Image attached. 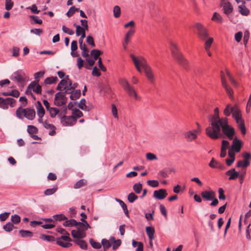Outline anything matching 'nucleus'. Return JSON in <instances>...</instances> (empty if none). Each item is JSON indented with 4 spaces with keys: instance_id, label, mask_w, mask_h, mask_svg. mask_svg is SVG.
Returning a JSON list of instances; mask_svg holds the SVG:
<instances>
[{
    "instance_id": "f257e3e1",
    "label": "nucleus",
    "mask_w": 251,
    "mask_h": 251,
    "mask_svg": "<svg viewBox=\"0 0 251 251\" xmlns=\"http://www.w3.org/2000/svg\"><path fill=\"white\" fill-rule=\"evenodd\" d=\"M171 50L173 57H174L177 62L184 68H186L188 61L185 58L183 54L179 51L176 44L172 41L170 42Z\"/></svg>"
},
{
    "instance_id": "f03ea898",
    "label": "nucleus",
    "mask_w": 251,
    "mask_h": 251,
    "mask_svg": "<svg viewBox=\"0 0 251 251\" xmlns=\"http://www.w3.org/2000/svg\"><path fill=\"white\" fill-rule=\"evenodd\" d=\"M221 125L219 124H210L205 129L206 134L212 139H217L223 137V134L220 132Z\"/></svg>"
},
{
    "instance_id": "7ed1b4c3",
    "label": "nucleus",
    "mask_w": 251,
    "mask_h": 251,
    "mask_svg": "<svg viewBox=\"0 0 251 251\" xmlns=\"http://www.w3.org/2000/svg\"><path fill=\"white\" fill-rule=\"evenodd\" d=\"M67 113V107L58 114V117L61 120V122L63 125L65 126H71L75 125L76 122V119L72 116H66Z\"/></svg>"
},
{
    "instance_id": "20e7f679",
    "label": "nucleus",
    "mask_w": 251,
    "mask_h": 251,
    "mask_svg": "<svg viewBox=\"0 0 251 251\" xmlns=\"http://www.w3.org/2000/svg\"><path fill=\"white\" fill-rule=\"evenodd\" d=\"M221 126L223 133L226 135L229 140H233L235 134L234 129L228 125L227 120L226 118H224L223 122L221 123Z\"/></svg>"
},
{
    "instance_id": "39448f33",
    "label": "nucleus",
    "mask_w": 251,
    "mask_h": 251,
    "mask_svg": "<svg viewBox=\"0 0 251 251\" xmlns=\"http://www.w3.org/2000/svg\"><path fill=\"white\" fill-rule=\"evenodd\" d=\"M119 83L123 87L124 90L128 93L129 96L131 97L133 96L136 99H137L138 96L136 92L126 78H120L119 79Z\"/></svg>"
},
{
    "instance_id": "423d86ee",
    "label": "nucleus",
    "mask_w": 251,
    "mask_h": 251,
    "mask_svg": "<svg viewBox=\"0 0 251 251\" xmlns=\"http://www.w3.org/2000/svg\"><path fill=\"white\" fill-rule=\"evenodd\" d=\"M10 79L16 82L19 85H22L26 80L25 74L23 70H19L13 73Z\"/></svg>"
},
{
    "instance_id": "0eeeda50",
    "label": "nucleus",
    "mask_w": 251,
    "mask_h": 251,
    "mask_svg": "<svg viewBox=\"0 0 251 251\" xmlns=\"http://www.w3.org/2000/svg\"><path fill=\"white\" fill-rule=\"evenodd\" d=\"M68 93L65 92H59L55 95L54 104L58 106H61L65 104L67 101V98L66 97Z\"/></svg>"
},
{
    "instance_id": "6e6552de",
    "label": "nucleus",
    "mask_w": 251,
    "mask_h": 251,
    "mask_svg": "<svg viewBox=\"0 0 251 251\" xmlns=\"http://www.w3.org/2000/svg\"><path fill=\"white\" fill-rule=\"evenodd\" d=\"M130 57L133 62V63L137 69V70L139 72H141V69L140 67H142L144 70V66H147L148 64L146 63L145 59L142 57H139L138 58H136L133 54L130 55Z\"/></svg>"
},
{
    "instance_id": "1a4fd4ad",
    "label": "nucleus",
    "mask_w": 251,
    "mask_h": 251,
    "mask_svg": "<svg viewBox=\"0 0 251 251\" xmlns=\"http://www.w3.org/2000/svg\"><path fill=\"white\" fill-rule=\"evenodd\" d=\"M200 131L199 129L187 130L183 133L184 138L187 142H192L197 138Z\"/></svg>"
},
{
    "instance_id": "9d476101",
    "label": "nucleus",
    "mask_w": 251,
    "mask_h": 251,
    "mask_svg": "<svg viewBox=\"0 0 251 251\" xmlns=\"http://www.w3.org/2000/svg\"><path fill=\"white\" fill-rule=\"evenodd\" d=\"M196 27L200 38L202 40H206L208 37L207 30L200 23L196 24Z\"/></svg>"
},
{
    "instance_id": "9b49d317",
    "label": "nucleus",
    "mask_w": 251,
    "mask_h": 251,
    "mask_svg": "<svg viewBox=\"0 0 251 251\" xmlns=\"http://www.w3.org/2000/svg\"><path fill=\"white\" fill-rule=\"evenodd\" d=\"M221 4L223 7L224 13L226 15H228L232 12L233 10V6L227 0H222Z\"/></svg>"
},
{
    "instance_id": "f8f14e48",
    "label": "nucleus",
    "mask_w": 251,
    "mask_h": 251,
    "mask_svg": "<svg viewBox=\"0 0 251 251\" xmlns=\"http://www.w3.org/2000/svg\"><path fill=\"white\" fill-rule=\"evenodd\" d=\"M39 80H35L31 82L28 86L26 93L28 90H32L33 92L36 93L37 94H41L42 92V87L38 84Z\"/></svg>"
},
{
    "instance_id": "ddd939ff",
    "label": "nucleus",
    "mask_w": 251,
    "mask_h": 251,
    "mask_svg": "<svg viewBox=\"0 0 251 251\" xmlns=\"http://www.w3.org/2000/svg\"><path fill=\"white\" fill-rule=\"evenodd\" d=\"M72 85V81L69 78V75H67L65 78L62 79L57 86V89L59 90H62V88L66 90L69 88V85Z\"/></svg>"
},
{
    "instance_id": "4468645a",
    "label": "nucleus",
    "mask_w": 251,
    "mask_h": 251,
    "mask_svg": "<svg viewBox=\"0 0 251 251\" xmlns=\"http://www.w3.org/2000/svg\"><path fill=\"white\" fill-rule=\"evenodd\" d=\"M144 72L147 78L151 83H153L155 78L151 68L148 65L147 66H144Z\"/></svg>"
},
{
    "instance_id": "2eb2a0df",
    "label": "nucleus",
    "mask_w": 251,
    "mask_h": 251,
    "mask_svg": "<svg viewBox=\"0 0 251 251\" xmlns=\"http://www.w3.org/2000/svg\"><path fill=\"white\" fill-rule=\"evenodd\" d=\"M167 196V193L165 189H160L153 192V196L156 199L163 200Z\"/></svg>"
},
{
    "instance_id": "dca6fc26",
    "label": "nucleus",
    "mask_w": 251,
    "mask_h": 251,
    "mask_svg": "<svg viewBox=\"0 0 251 251\" xmlns=\"http://www.w3.org/2000/svg\"><path fill=\"white\" fill-rule=\"evenodd\" d=\"M232 144L230 149L234 150L235 152H238L240 151L242 147V141L236 137L233 139Z\"/></svg>"
},
{
    "instance_id": "f3484780",
    "label": "nucleus",
    "mask_w": 251,
    "mask_h": 251,
    "mask_svg": "<svg viewBox=\"0 0 251 251\" xmlns=\"http://www.w3.org/2000/svg\"><path fill=\"white\" fill-rule=\"evenodd\" d=\"M201 197L206 201H211L215 196V193L212 191H203L201 193Z\"/></svg>"
},
{
    "instance_id": "a211bd4d",
    "label": "nucleus",
    "mask_w": 251,
    "mask_h": 251,
    "mask_svg": "<svg viewBox=\"0 0 251 251\" xmlns=\"http://www.w3.org/2000/svg\"><path fill=\"white\" fill-rule=\"evenodd\" d=\"M231 113L233 118H234L236 122L238 121V120L239 121L242 120L241 111L237 105H234L233 106V109H232Z\"/></svg>"
},
{
    "instance_id": "6ab92c4d",
    "label": "nucleus",
    "mask_w": 251,
    "mask_h": 251,
    "mask_svg": "<svg viewBox=\"0 0 251 251\" xmlns=\"http://www.w3.org/2000/svg\"><path fill=\"white\" fill-rule=\"evenodd\" d=\"M24 117L29 120H33L35 117V111L34 109L27 108H25Z\"/></svg>"
},
{
    "instance_id": "aec40b11",
    "label": "nucleus",
    "mask_w": 251,
    "mask_h": 251,
    "mask_svg": "<svg viewBox=\"0 0 251 251\" xmlns=\"http://www.w3.org/2000/svg\"><path fill=\"white\" fill-rule=\"evenodd\" d=\"M71 234L72 236L75 239H81L84 237H85L86 235V233L82 230H73L71 232Z\"/></svg>"
},
{
    "instance_id": "412c9836",
    "label": "nucleus",
    "mask_w": 251,
    "mask_h": 251,
    "mask_svg": "<svg viewBox=\"0 0 251 251\" xmlns=\"http://www.w3.org/2000/svg\"><path fill=\"white\" fill-rule=\"evenodd\" d=\"M43 126L46 129H48L50 130V131H49V133L50 135L53 136V135H54L55 134V133H56V132H55L56 128H55V126L53 125L48 123L47 122V121H45L43 123Z\"/></svg>"
},
{
    "instance_id": "4be33fe9",
    "label": "nucleus",
    "mask_w": 251,
    "mask_h": 251,
    "mask_svg": "<svg viewBox=\"0 0 251 251\" xmlns=\"http://www.w3.org/2000/svg\"><path fill=\"white\" fill-rule=\"evenodd\" d=\"M75 226L78 230L85 231L88 228H90V226L87 223V221H82V222H77Z\"/></svg>"
},
{
    "instance_id": "5701e85b",
    "label": "nucleus",
    "mask_w": 251,
    "mask_h": 251,
    "mask_svg": "<svg viewBox=\"0 0 251 251\" xmlns=\"http://www.w3.org/2000/svg\"><path fill=\"white\" fill-rule=\"evenodd\" d=\"M224 118L220 119L219 118V114H214L211 118L209 120L210 124H219L221 125V123L223 122Z\"/></svg>"
},
{
    "instance_id": "b1692460",
    "label": "nucleus",
    "mask_w": 251,
    "mask_h": 251,
    "mask_svg": "<svg viewBox=\"0 0 251 251\" xmlns=\"http://www.w3.org/2000/svg\"><path fill=\"white\" fill-rule=\"evenodd\" d=\"M226 174L227 175H230L229 177V179L230 180L235 179L239 176V173L237 172H236L234 169H232L228 170L226 172Z\"/></svg>"
},
{
    "instance_id": "393cba45",
    "label": "nucleus",
    "mask_w": 251,
    "mask_h": 251,
    "mask_svg": "<svg viewBox=\"0 0 251 251\" xmlns=\"http://www.w3.org/2000/svg\"><path fill=\"white\" fill-rule=\"evenodd\" d=\"M209 166L212 168H222L223 165L218 161L212 158L209 163Z\"/></svg>"
},
{
    "instance_id": "a878e982",
    "label": "nucleus",
    "mask_w": 251,
    "mask_h": 251,
    "mask_svg": "<svg viewBox=\"0 0 251 251\" xmlns=\"http://www.w3.org/2000/svg\"><path fill=\"white\" fill-rule=\"evenodd\" d=\"M3 101V105L5 107V109H7L8 106H7V105L9 104L11 107H13L16 101L13 98H8L6 99H4Z\"/></svg>"
},
{
    "instance_id": "bb28decb",
    "label": "nucleus",
    "mask_w": 251,
    "mask_h": 251,
    "mask_svg": "<svg viewBox=\"0 0 251 251\" xmlns=\"http://www.w3.org/2000/svg\"><path fill=\"white\" fill-rule=\"evenodd\" d=\"M74 25L76 27V35L77 36H81L82 35H85V32L84 31V28L79 25H77L76 24H74Z\"/></svg>"
},
{
    "instance_id": "cd10ccee",
    "label": "nucleus",
    "mask_w": 251,
    "mask_h": 251,
    "mask_svg": "<svg viewBox=\"0 0 251 251\" xmlns=\"http://www.w3.org/2000/svg\"><path fill=\"white\" fill-rule=\"evenodd\" d=\"M25 111V109L23 108L22 106H20L16 111V116L20 119H23Z\"/></svg>"
},
{
    "instance_id": "c85d7f7f",
    "label": "nucleus",
    "mask_w": 251,
    "mask_h": 251,
    "mask_svg": "<svg viewBox=\"0 0 251 251\" xmlns=\"http://www.w3.org/2000/svg\"><path fill=\"white\" fill-rule=\"evenodd\" d=\"M238 125V127L240 129L242 134L245 135L246 133V129L244 124V121L242 119L241 120H238L236 121Z\"/></svg>"
},
{
    "instance_id": "c756f323",
    "label": "nucleus",
    "mask_w": 251,
    "mask_h": 251,
    "mask_svg": "<svg viewBox=\"0 0 251 251\" xmlns=\"http://www.w3.org/2000/svg\"><path fill=\"white\" fill-rule=\"evenodd\" d=\"M146 231L149 239L153 240L155 232L154 229L152 227L147 226L146 228Z\"/></svg>"
},
{
    "instance_id": "7c9ffc66",
    "label": "nucleus",
    "mask_w": 251,
    "mask_h": 251,
    "mask_svg": "<svg viewBox=\"0 0 251 251\" xmlns=\"http://www.w3.org/2000/svg\"><path fill=\"white\" fill-rule=\"evenodd\" d=\"M70 94H71L70 96V99L72 100H75L80 97L81 91L80 90H75Z\"/></svg>"
},
{
    "instance_id": "2f4dec72",
    "label": "nucleus",
    "mask_w": 251,
    "mask_h": 251,
    "mask_svg": "<svg viewBox=\"0 0 251 251\" xmlns=\"http://www.w3.org/2000/svg\"><path fill=\"white\" fill-rule=\"evenodd\" d=\"M70 242L71 241H64L63 240L62 241L60 239H56L57 244L63 248H69L71 247L72 244Z\"/></svg>"
},
{
    "instance_id": "473e14b6",
    "label": "nucleus",
    "mask_w": 251,
    "mask_h": 251,
    "mask_svg": "<svg viewBox=\"0 0 251 251\" xmlns=\"http://www.w3.org/2000/svg\"><path fill=\"white\" fill-rule=\"evenodd\" d=\"M74 242L77 245H78L81 249L85 250L87 249V244L84 240H81L79 239H75L74 240Z\"/></svg>"
},
{
    "instance_id": "72a5a7b5",
    "label": "nucleus",
    "mask_w": 251,
    "mask_h": 251,
    "mask_svg": "<svg viewBox=\"0 0 251 251\" xmlns=\"http://www.w3.org/2000/svg\"><path fill=\"white\" fill-rule=\"evenodd\" d=\"M222 86L225 88V91L228 94L229 97L232 100L233 99V91L232 89L227 84L224 83Z\"/></svg>"
},
{
    "instance_id": "f704fd0d",
    "label": "nucleus",
    "mask_w": 251,
    "mask_h": 251,
    "mask_svg": "<svg viewBox=\"0 0 251 251\" xmlns=\"http://www.w3.org/2000/svg\"><path fill=\"white\" fill-rule=\"evenodd\" d=\"M115 200L119 203V204H120V205L122 207V208H123V210L124 211V213L126 214V215L127 217H129L128 211L127 210V208L126 205L125 203V202L123 201H122V200H121L120 199L116 198Z\"/></svg>"
},
{
    "instance_id": "c9c22d12",
    "label": "nucleus",
    "mask_w": 251,
    "mask_h": 251,
    "mask_svg": "<svg viewBox=\"0 0 251 251\" xmlns=\"http://www.w3.org/2000/svg\"><path fill=\"white\" fill-rule=\"evenodd\" d=\"M37 115L38 116V115L44 116L45 111L44 109V107L42 105L41 103L39 101H38L37 102Z\"/></svg>"
},
{
    "instance_id": "e433bc0d",
    "label": "nucleus",
    "mask_w": 251,
    "mask_h": 251,
    "mask_svg": "<svg viewBox=\"0 0 251 251\" xmlns=\"http://www.w3.org/2000/svg\"><path fill=\"white\" fill-rule=\"evenodd\" d=\"M211 20L218 24H221L223 22L222 17L217 12H214L213 13Z\"/></svg>"
},
{
    "instance_id": "4c0bfd02",
    "label": "nucleus",
    "mask_w": 251,
    "mask_h": 251,
    "mask_svg": "<svg viewBox=\"0 0 251 251\" xmlns=\"http://www.w3.org/2000/svg\"><path fill=\"white\" fill-rule=\"evenodd\" d=\"M19 233L22 237L24 238L31 237L33 235V233L31 231L23 229L19 231Z\"/></svg>"
},
{
    "instance_id": "58836bf2",
    "label": "nucleus",
    "mask_w": 251,
    "mask_h": 251,
    "mask_svg": "<svg viewBox=\"0 0 251 251\" xmlns=\"http://www.w3.org/2000/svg\"><path fill=\"white\" fill-rule=\"evenodd\" d=\"M57 80L58 78L57 76L48 77L45 79L44 82L46 84H51L55 83Z\"/></svg>"
},
{
    "instance_id": "ea45409f",
    "label": "nucleus",
    "mask_w": 251,
    "mask_h": 251,
    "mask_svg": "<svg viewBox=\"0 0 251 251\" xmlns=\"http://www.w3.org/2000/svg\"><path fill=\"white\" fill-rule=\"evenodd\" d=\"M2 95L5 96H12L14 97L18 98L20 95V93L17 90H13L10 92H3Z\"/></svg>"
},
{
    "instance_id": "a19ab883",
    "label": "nucleus",
    "mask_w": 251,
    "mask_h": 251,
    "mask_svg": "<svg viewBox=\"0 0 251 251\" xmlns=\"http://www.w3.org/2000/svg\"><path fill=\"white\" fill-rule=\"evenodd\" d=\"M239 12L244 16H247L250 13L249 10L244 5H239L238 6Z\"/></svg>"
},
{
    "instance_id": "79ce46f5",
    "label": "nucleus",
    "mask_w": 251,
    "mask_h": 251,
    "mask_svg": "<svg viewBox=\"0 0 251 251\" xmlns=\"http://www.w3.org/2000/svg\"><path fill=\"white\" fill-rule=\"evenodd\" d=\"M233 109V106H231L230 104H227L224 110V115L226 117L229 116L231 113V112L232 111Z\"/></svg>"
},
{
    "instance_id": "37998d69",
    "label": "nucleus",
    "mask_w": 251,
    "mask_h": 251,
    "mask_svg": "<svg viewBox=\"0 0 251 251\" xmlns=\"http://www.w3.org/2000/svg\"><path fill=\"white\" fill-rule=\"evenodd\" d=\"M40 239L44 241L51 242L55 241V238L53 236L45 234H41L40 236Z\"/></svg>"
},
{
    "instance_id": "c03bdc74",
    "label": "nucleus",
    "mask_w": 251,
    "mask_h": 251,
    "mask_svg": "<svg viewBox=\"0 0 251 251\" xmlns=\"http://www.w3.org/2000/svg\"><path fill=\"white\" fill-rule=\"evenodd\" d=\"M76 224V221L75 219H70L69 220H66L63 224V226L66 227H71L75 226Z\"/></svg>"
},
{
    "instance_id": "a18cd8bd",
    "label": "nucleus",
    "mask_w": 251,
    "mask_h": 251,
    "mask_svg": "<svg viewBox=\"0 0 251 251\" xmlns=\"http://www.w3.org/2000/svg\"><path fill=\"white\" fill-rule=\"evenodd\" d=\"M102 53V52L98 50H93L91 51V54L93 57L94 60L96 61L97 59H99V56Z\"/></svg>"
},
{
    "instance_id": "49530a36",
    "label": "nucleus",
    "mask_w": 251,
    "mask_h": 251,
    "mask_svg": "<svg viewBox=\"0 0 251 251\" xmlns=\"http://www.w3.org/2000/svg\"><path fill=\"white\" fill-rule=\"evenodd\" d=\"M76 11H79V8H76L75 6H73L71 7L70 8L69 11L66 13V15L68 17H71Z\"/></svg>"
},
{
    "instance_id": "de8ad7c7",
    "label": "nucleus",
    "mask_w": 251,
    "mask_h": 251,
    "mask_svg": "<svg viewBox=\"0 0 251 251\" xmlns=\"http://www.w3.org/2000/svg\"><path fill=\"white\" fill-rule=\"evenodd\" d=\"M250 165L249 160H240L237 162V167L238 168L243 167L246 168Z\"/></svg>"
},
{
    "instance_id": "09e8293b",
    "label": "nucleus",
    "mask_w": 251,
    "mask_h": 251,
    "mask_svg": "<svg viewBox=\"0 0 251 251\" xmlns=\"http://www.w3.org/2000/svg\"><path fill=\"white\" fill-rule=\"evenodd\" d=\"M57 190V187L54 186L53 188L47 189L44 192V194L46 196H49L53 194Z\"/></svg>"
},
{
    "instance_id": "8fccbe9b",
    "label": "nucleus",
    "mask_w": 251,
    "mask_h": 251,
    "mask_svg": "<svg viewBox=\"0 0 251 251\" xmlns=\"http://www.w3.org/2000/svg\"><path fill=\"white\" fill-rule=\"evenodd\" d=\"M50 116L51 118H54L58 113L59 110L56 107H51L49 110Z\"/></svg>"
},
{
    "instance_id": "3c124183",
    "label": "nucleus",
    "mask_w": 251,
    "mask_h": 251,
    "mask_svg": "<svg viewBox=\"0 0 251 251\" xmlns=\"http://www.w3.org/2000/svg\"><path fill=\"white\" fill-rule=\"evenodd\" d=\"M213 42V38L211 37L208 38V39L205 41L204 44V49L206 51L209 50V49Z\"/></svg>"
},
{
    "instance_id": "603ef678",
    "label": "nucleus",
    "mask_w": 251,
    "mask_h": 251,
    "mask_svg": "<svg viewBox=\"0 0 251 251\" xmlns=\"http://www.w3.org/2000/svg\"><path fill=\"white\" fill-rule=\"evenodd\" d=\"M142 189V185L140 183H137L134 184L133 189L137 194H140Z\"/></svg>"
},
{
    "instance_id": "864d4df0",
    "label": "nucleus",
    "mask_w": 251,
    "mask_h": 251,
    "mask_svg": "<svg viewBox=\"0 0 251 251\" xmlns=\"http://www.w3.org/2000/svg\"><path fill=\"white\" fill-rule=\"evenodd\" d=\"M14 226L12 223L8 222L3 226V228L6 232H11L14 228Z\"/></svg>"
},
{
    "instance_id": "5fc2aeb1",
    "label": "nucleus",
    "mask_w": 251,
    "mask_h": 251,
    "mask_svg": "<svg viewBox=\"0 0 251 251\" xmlns=\"http://www.w3.org/2000/svg\"><path fill=\"white\" fill-rule=\"evenodd\" d=\"M86 183V181L84 179H81L76 182L74 185V188L78 189L83 186Z\"/></svg>"
},
{
    "instance_id": "6e6d98bb",
    "label": "nucleus",
    "mask_w": 251,
    "mask_h": 251,
    "mask_svg": "<svg viewBox=\"0 0 251 251\" xmlns=\"http://www.w3.org/2000/svg\"><path fill=\"white\" fill-rule=\"evenodd\" d=\"M138 198V196L133 192L129 193L127 196V200L131 203L133 202Z\"/></svg>"
},
{
    "instance_id": "4d7b16f0",
    "label": "nucleus",
    "mask_w": 251,
    "mask_h": 251,
    "mask_svg": "<svg viewBox=\"0 0 251 251\" xmlns=\"http://www.w3.org/2000/svg\"><path fill=\"white\" fill-rule=\"evenodd\" d=\"M27 130L29 134L31 135L37 133V128L33 126H28Z\"/></svg>"
},
{
    "instance_id": "13d9d810",
    "label": "nucleus",
    "mask_w": 251,
    "mask_h": 251,
    "mask_svg": "<svg viewBox=\"0 0 251 251\" xmlns=\"http://www.w3.org/2000/svg\"><path fill=\"white\" fill-rule=\"evenodd\" d=\"M113 13L115 18H118L121 15V9L119 6H115L113 8Z\"/></svg>"
},
{
    "instance_id": "bf43d9fd",
    "label": "nucleus",
    "mask_w": 251,
    "mask_h": 251,
    "mask_svg": "<svg viewBox=\"0 0 251 251\" xmlns=\"http://www.w3.org/2000/svg\"><path fill=\"white\" fill-rule=\"evenodd\" d=\"M89 242L91 246L95 249H99L101 247V245L100 243L95 242L92 238L89 239Z\"/></svg>"
},
{
    "instance_id": "052dcab7",
    "label": "nucleus",
    "mask_w": 251,
    "mask_h": 251,
    "mask_svg": "<svg viewBox=\"0 0 251 251\" xmlns=\"http://www.w3.org/2000/svg\"><path fill=\"white\" fill-rule=\"evenodd\" d=\"M11 220L13 224H18L21 221V218L18 215L15 214L14 215H12Z\"/></svg>"
},
{
    "instance_id": "680f3d73",
    "label": "nucleus",
    "mask_w": 251,
    "mask_h": 251,
    "mask_svg": "<svg viewBox=\"0 0 251 251\" xmlns=\"http://www.w3.org/2000/svg\"><path fill=\"white\" fill-rule=\"evenodd\" d=\"M77 85H78L76 83H74L73 84L72 83V85H69V88L66 89V90H65L66 92L68 93L73 92L75 90V88H76L77 87Z\"/></svg>"
},
{
    "instance_id": "e2e57ef3",
    "label": "nucleus",
    "mask_w": 251,
    "mask_h": 251,
    "mask_svg": "<svg viewBox=\"0 0 251 251\" xmlns=\"http://www.w3.org/2000/svg\"><path fill=\"white\" fill-rule=\"evenodd\" d=\"M14 3L11 0H5V8L7 10H11L13 7Z\"/></svg>"
},
{
    "instance_id": "0e129e2a",
    "label": "nucleus",
    "mask_w": 251,
    "mask_h": 251,
    "mask_svg": "<svg viewBox=\"0 0 251 251\" xmlns=\"http://www.w3.org/2000/svg\"><path fill=\"white\" fill-rule=\"evenodd\" d=\"M147 184L152 187H157L159 185V182L156 180H149L147 182Z\"/></svg>"
},
{
    "instance_id": "69168bd1",
    "label": "nucleus",
    "mask_w": 251,
    "mask_h": 251,
    "mask_svg": "<svg viewBox=\"0 0 251 251\" xmlns=\"http://www.w3.org/2000/svg\"><path fill=\"white\" fill-rule=\"evenodd\" d=\"M72 116H74L76 119L82 116L83 114L81 111L78 109H75L73 111Z\"/></svg>"
},
{
    "instance_id": "338daca9",
    "label": "nucleus",
    "mask_w": 251,
    "mask_h": 251,
    "mask_svg": "<svg viewBox=\"0 0 251 251\" xmlns=\"http://www.w3.org/2000/svg\"><path fill=\"white\" fill-rule=\"evenodd\" d=\"M101 244L102 245L103 248L106 249L109 248L111 246L110 242L106 239H102Z\"/></svg>"
},
{
    "instance_id": "774afa93",
    "label": "nucleus",
    "mask_w": 251,
    "mask_h": 251,
    "mask_svg": "<svg viewBox=\"0 0 251 251\" xmlns=\"http://www.w3.org/2000/svg\"><path fill=\"white\" fill-rule=\"evenodd\" d=\"M62 29L64 32L70 35H73L74 34V31L72 29H70L64 25H62Z\"/></svg>"
}]
</instances>
